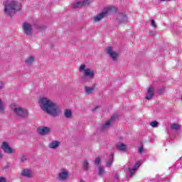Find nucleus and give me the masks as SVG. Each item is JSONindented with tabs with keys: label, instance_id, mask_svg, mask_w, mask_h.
<instances>
[{
	"label": "nucleus",
	"instance_id": "17",
	"mask_svg": "<svg viewBox=\"0 0 182 182\" xmlns=\"http://www.w3.org/2000/svg\"><path fill=\"white\" fill-rule=\"evenodd\" d=\"M117 149L119 150V151H127V145L122 142H118L117 144Z\"/></svg>",
	"mask_w": 182,
	"mask_h": 182
},
{
	"label": "nucleus",
	"instance_id": "7",
	"mask_svg": "<svg viewBox=\"0 0 182 182\" xmlns=\"http://www.w3.org/2000/svg\"><path fill=\"white\" fill-rule=\"evenodd\" d=\"M59 181H66L69 178V171L65 168H62L60 172L58 173Z\"/></svg>",
	"mask_w": 182,
	"mask_h": 182
},
{
	"label": "nucleus",
	"instance_id": "13",
	"mask_svg": "<svg viewBox=\"0 0 182 182\" xmlns=\"http://www.w3.org/2000/svg\"><path fill=\"white\" fill-rule=\"evenodd\" d=\"M59 146H60V141L58 140L51 141L48 144V148H50L51 150H56V149H58Z\"/></svg>",
	"mask_w": 182,
	"mask_h": 182
},
{
	"label": "nucleus",
	"instance_id": "37",
	"mask_svg": "<svg viewBox=\"0 0 182 182\" xmlns=\"http://www.w3.org/2000/svg\"><path fill=\"white\" fill-rule=\"evenodd\" d=\"M115 178H119V175H116Z\"/></svg>",
	"mask_w": 182,
	"mask_h": 182
},
{
	"label": "nucleus",
	"instance_id": "16",
	"mask_svg": "<svg viewBox=\"0 0 182 182\" xmlns=\"http://www.w3.org/2000/svg\"><path fill=\"white\" fill-rule=\"evenodd\" d=\"M153 96H154V88L153 87H149L145 99H146V100H151V99L153 98Z\"/></svg>",
	"mask_w": 182,
	"mask_h": 182
},
{
	"label": "nucleus",
	"instance_id": "27",
	"mask_svg": "<svg viewBox=\"0 0 182 182\" xmlns=\"http://www.w3.org/2000/svg\"><path fill=\"white\" fill-rule=\"evenodd\" d=\"M83 167L85 170H87L89 168V163H87V161H84Z\"/></svg>",
	"mask_w": 182,
	"mask_h": 182
},
{
	"label": "nucleus",
	"instance_id": "38",
	"mask_svg": "<svg viewBox=\"0 0 182 182\" xmlns=\"http://www.w3.org/2000/svg\"><path fill=\"white\" fill-rule=\"evenodd\" d=\"M95 109H98V107H96V108Z\"/></svg>",
	"mask_w": 182,
	"mask_h": 182
},
{
	"label": "nucleus",
	"instance_id": "1",
	"mask_svg": "<svg viewBox=\"0 0 182 182\" xmlns=\"http://www.w3.org/2000/svg\"><path fill=\"white\" fill-rule=\"evenodd\" d=\"M40 107L45 113L50 114V116L56 117L59 116L60 113V109L59 105L53 102L48 97H41L38 100Z\"/></svg>",
	"mask_w": 182,
	"mask_h": 182
},
{
	"label": "nucleus",
	"instance_id": "15",
	"mask_svg": "<svg viewBox=\"0 0 182 182\" xmlns=\"http://www.w3.org/2000/svg\"><path fill=\"white\" fill-rule=\"evenodd\" d=\"M141 164V163L136 162L135 164V165L134 166L133 168L128 167V170L130 173V177H133L134 174L136 173V170H137L139 168V167H140Z\"/></svg>",
	"mask_w": 182,
	"mask_h": 182
},
{
	"label": "nucleus",
	"instance_id": "23",
	"mask_svg": "<svg viewBox=\"0 0 182 182\" xmlns=\"http://www.w3.org/2000/svg\"><path fill=\"white\" fill-rule=\"evenodd\" d=\"M113 163V154H111L109 159L108 160L107 163V167H110L112 166V164Z\"/></svg>",
	"mask_w": 182,
	"mask_h": 182
},
{
	"label": "nucleus",
	"instance_id": "8",
	"mask_svg": "<svg viewBox=\"0 0 182 182\" xmlns=\"http://www.w3.org/2000/svg\"><path fill=\"white\" fill-rule=\"evenodd\" d=\"M32 25L28 22H24L23 23V32L24 35H26L27 36H29L30 35H32Z\"/></svg>",
	"mask_w": 182,
	"mask_h": 182
},
{
	"label": "nucleus",
	"instance_id": "35",
	"mask_svg": "<svg viewBox=\"0 0 182 182\" xmlns=\"http://www.w3.org/2000/svg\"><path fill=\"white\" fill-rule=\"evenodd\" d=\"M162 1L163 2H164L165 1H171V0H160Z\"/></svg>",
	"mask_w": 182,
	"mask_h": 182
},
{
	"label": "nucleus",
	"instance_id": "2",
	"mask_svg": "<svg viewBox=\"0 0 182 182\" xmlns=\"http://www.w3.org/2000/svg\"><path fill=\"white\" fill-rule=\"evenodd\" d=\"M21 9H22V4L16 1H11L5 5L4 12L7 15H12Z\"/></svg>",
	"mask_w": 182,
	"mask_h": 182
},
{
	"label": "nucleus",
	"instance_id": "29",
	"mask_svg": "<svg viewBox=\"0 0 182 182\" xmlns=\"http://www.w3.org/2000/svg\"><path fill=\"white\" fill-rule=\"evenodd\" d=\"M6 85V82H5V81H0V89H4Z\"/></svg>",
	"mask_w": 182,
	"mask_h": 182
},
{
	"label": "nucleus",
	"instance_id": "19",
	"mask_svg": "<svg viewBox=\"0 0 182 182\" xmlns=\"http://www.w3.org/2000/svg\"><path fill=\"white\" fill-rule=\"evenodd\" d=\"M64 116L66 119H70L72 117V110L70 109H65L64 111Z\"/></svg>",
	"mask_w": 182,
	"mask_h": 182
},
{
	"label": "nucleus",
	"instance_id": "12",
	"mask_svg": "<svg viewBox=\"0 0 182 182\" xmlns=\"http://www.w3.org/2000/svg\"><path fill=\"white\" fill-rule=\"evenodd\" d=\"M117 117H112L109 120H108L107 122H105L102 126L101 127L102 130H106V129H109L112 124H113V122H114V119Z\"/></svg>",
	"mask_w": 182,
	"mask_h": 182
},
{
	"label": "nucleus",
	"instance_id": "5",
	"mask_svg": "<svg viewBox=\"0 0 182 182\" xmlns=\"http://www.w3.org/2000/svg\"><path fill=\"white\" fill-rule=\"evenodd\" d=\"M83 75L88 79H93L95 77V71L90 68H86V65L82 64L80 66V72H83Z\"/></svg>",
	"mask_w": 182,
	"mask_h": 182
},
{
	"label": "nucleus",
	"instance_id": "28",
	"mask_svg": "<svg viewBox=\"0 0 182 182\" xmlns=\"http://www.w3.org/2000/svg\"><path fill=\"white\" fill-rule=\"evenodd\" d=\"M105 174V169L102 167L99 168V176H103Z\"/></svg>",
	"mask_w": 182,
	"mask_h": 182
},
{
	"label": "nucleus",
	"instance_id": "3",
	"mask_svg": "<svg viewBox=\"0 0 182 182\" xmlns=\"http://www.w3.org/2000/svg\"><path fill=\"white\" fill-rule=\"evenodd\" d=\"M114 12H117V8L109 6L104 8L102 12L95 16L93 20L95 21V22H99L100 21H102V19H103L105 16H107L109 14H114Z\"/></svg>",
	"mask_w": 182,
	"mask_h": 182
},
{
	"label": "nucleus",
	"instance_id": "18",
	"mask_svg": "<svg viewBox=\"0 0 182 182\" xmlns=\"http://www.w3.org/2000/svg\"><path fill=\"white\" fill-rule=\"evenodd\" d=\"M85 91L86 95H92L95 92V87H85Z\"/></svg>",
	"mask_w": 182,
	"mask_h": 182
},
{
	"label": "nucleus",
	"instance_id": "14",
	"mask_svg": "<svg viewBox=\"0 0 182 182\" xmlns=\"http://www.w3.org/2000/svg\"><path fill=\"white\" fill-rule=\"evenodd\" d=\"M21 176L23 177H26L27 178H31L33 176V172L31 169H23Z\"/></svg>",
	"mask_w": 182,
	"mask_h": 182
},
{
	"label": "nucleus",
	"instance_id": "10",
	"mask_svg": "<svg viewBox=\"0 0 182 182\" xmlns=\"http://www.w3.org/2000/svg\"><path fill=\"white\" fill-rule=\"evenodd\" d=\"M37 132L38 134H41V136H47V134L50 133V128L47 127H39L37 129Z\"/></svg>",
	"mask_w": 182,
	"mask_h": 182
},
{
	"label": "nucleus",
	"instance_id": "31",
	"mask_svg": "<svg viewBox=\"0 0 182 182\" xmlns=\"http://www.w3.org/2000/svg\"><path fill=\"white\" fill-rule=\"evenodd\" d=\"M95 164H97V165L100 164V158H96L95 159Z\"/></svg>",
	"mask_w": 182,
	"mask_h": 182
},
{
	"label": "nucleus",
	"instance_id": "24",
	"mask_svg": "<svg viewBox=\"0 0 182 182\" xmlns=\"http://www.w3.org/2000/svg\"><path fill=\"white\" fill-rule=\"evenodd\" d=\"M171 129H172V130H180V125L177 124H172L171 125Z\"/></svg>",
	"mask_w": 182,
	"mask_h": 182
},
{
	"label": "nucleus",
	"instance_id": "11",
	"mask_svg": "<svg viewBox=\"0 0 182 182\" xmlns=\"http://www.w3.org/2000/svg\"><path fill=\"white\" fill-rule=\"evenodd\" d=\"M117 21L118 23H127V22H129V19L127 18V15L123 13H121L117 16Z\"/></svg>",
	"mask_w": 182,
	"mask_h": 182
},
{
	"label": "nucleus",
	"instance_id": "34",
	"mask_svg": "<svg viewBox=\"0 0 182 182\" xmlns=\"http://www.w3.org/2000/svg\"><path fill=\"white\" fill-rule=\"evenodd\" d=\"M0 182H6V179L4 177H0Z\"/></svg>",
	"mask_w": 182,
	"mask_h": 182
},
{
	"label": "nucleus",
	"instance_id": "9",
	"mask_svg": "<svg viewBox=\"0 0 182 182\" xmlns=\"http://www.w3.org/2000/svg\"><path fill=\"white\" fill-rule=\"evenodd\" d=\"M106 52L107 55L112 59V60H117V58H119V54L113 50V48L107 47L106 49Z\"/></svg>",
	"mask_w": 182,
	"mask_h": 182
},
{
	"label": "nucleus",
	"instance_id": "33",
	"mask_svg": "<svg viewBox=\"0 0 182 182\" xmlns=\"http://www.w3.org/2000/svg\"><path fill=\"white\" fill-rule=\"evenodd\" d=\"M139 153H142L143 151H144V149L143 148V146H140L138 149Z\"/></svg>",
	"mask_w": 182,
	"mask_h": 182
},
{
	"label": "nucleus",
	"instance_id": "20",
	"mask_svg": "<svg viewBox=\"0 0 182 182\" xmlns=\"http://www.w3.org/2000/svg\"><path fill=\"white\" fill-rule=\"evenodd\" d=\"M33 62H35V57L33 56H30L28 58H26V65H32V63H33Z\"/></svg>",
	"mask_w": 182,
	"mask_h": 182
},
{
	"label": "nucleus",
	"instance_id": "32",
	"mask_svg": "<svg viewBox=\"0 0 182 182\" xmlns=\"http://www.w3.org/2000/svg\"><path fill=\"white\" fill-rule=\"evenodd\" d=\"M20 160L21 161H25V160H26V156L25 155L21 156Z\"/></svg>",
	"mask_w": 182,
	"mask_h": 182
},
{
	"label": "nucleus",
	"instance_id": "22",
	"mask_svg": "<svg viewBox=\"0 0 182 182\" xmlns=\"http://www.w3.org/2000/svg\"><path fill=\"white\" fill-rule=\"evenodd\" d=\"M93 2V0H84L82 1V6H87V5H90Z\"/></svg>",
	"mask_w": 182,
	"mask_h": 182
},
{
	"label": "nucleus",
	"instance_id": "25",
	"mask_svg": "<svg viewBox=\"0 0 182 182\" xmlns=\"http://www.w3.org/2000/svg\"><path fill=\"white\" fill-rule=\"evenodd\" d=\"M151 127H159V122L157 121H153L150 123Z\"/></svg>",
	"mask_w": 182,
	"mask_h": 182
},
{
	"label": "nucleus",
	"instance_id": "30",
	"mask_svg": "<svg viewBox=\"0 0 182 182\" xmlns=\"http://www.w3.org/2000/svg\"><path fill=\"white\" fill-rule=\"evenodd\" d=\"M151 26H153V28H157V24H156V21H154V19L151 21Z\"/></svg>",
	"mask_w": 182,
	"mask_h": 182
},
{
	"label": "nucleus",
	"instance_id": "26",
	"mask_svg": "<svg viewBox=\"0 0 182 182\" xmlns=\"http://www.w3.org/2000/svg\"><path fill=\"white\" fill-rule=\"evenodd\" d=\"M5 109V106L4 105V102H2V100L0 99V112H4Z\"/></svg>",
	"mask_w": 182,
	"mask_h": 182
},
{
	"label": "nucleus",
	"instance_id": "21",
	"mask_svg": "<svg viewBox=\"0 0 182 182\" xmlns=\"http://www.w3.org/2000/svg\"><path fill=\"white\" fill-rule=\"evenodd\" d=\"M82 6H83L82 1H76L75 3L72 4V7L75 9L82 8Z\"/></svg>",
	"mask_w": 182,
	"mask_h": 182
},
{
	"label": "nucleus",
	"instance_id": "6",
	"mask_svg": "<svg viewBox=\"0 0 182 182\" xmlns=\"http://www.w3.org/2000/svg\"><path fill=\"white\" fill-rule=\"evenodd\" d=\"M1 149L4 153L7 154H14L16 152L15 149L9 146V144L6 141H4L1 144Z\"/></svg>",
	"mask_w": 182,
	"mask_h": 182
},
{
	"label": "nucleus",
	"instance_id": "4",
	"mask_svg": "<svg viewBox=\"0 0 182 182\" xmlns=\"http://www.w3.org/2000/svg\"><path fill=\"white\" fill-rule=\"evenodd\" d=\"M11 107L16 116H19V117H28V110L26 109L23 108L16 103H12Z\"/></svg>",
	"mask_w": 182,
	"mask_h": 182
},
{
	"label": "nucleus",
	"instance_id": "36",
	"mask_svg": "<svg viewBox=\"0 0 182 182\" xmlns=\"http://www.w3.org/2000/svg\"><path fill=\"white\" fill-rule=\"evenodd\" d=\"M3 156H2V154H1L0 152V159H2Z\"/></svg>",
	"mask_w": 182,
	"mask_h": 182
}]
</instances>
